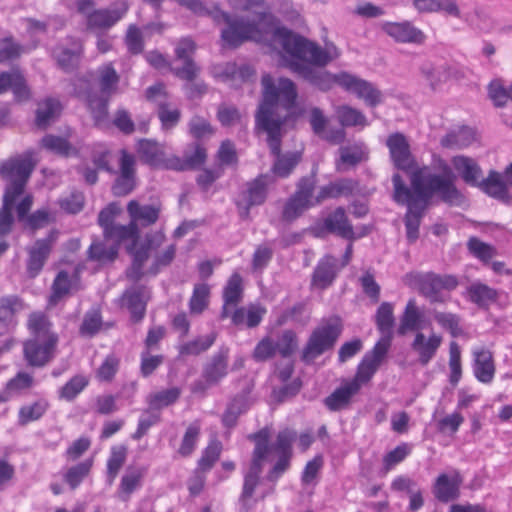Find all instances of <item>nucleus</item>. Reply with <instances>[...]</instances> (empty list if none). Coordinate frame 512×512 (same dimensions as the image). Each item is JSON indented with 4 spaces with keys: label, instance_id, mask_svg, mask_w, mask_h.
Segmentation results:
<instances>
[{
    "label": "nucleus",
    "instance_id": "nucleus-1",
    "mask_svg": "<svg viewBox=\"0 0 512 512\" xmlns=\"http://www.w3.org/2000/svg\"><path fill=\"white\" fill-rule=\"evenodd\" d=\"M386 146L393 166L410 176L411 187H408L399 173L393 174L392 199L398 205L406 206V237L409 243H414L419 238L422 218L434 195L451 206L461 204L463 195L455 185L456 175L448 164L441 166V174L430 173L427 167H417L409 141L403 133L388 135Z\"/></svg>",
    "mask_w": 512,
    "mask_h": 512
},
{
    "label": "nucleus",
    "instance_id": "nucleus-2",
    "mask_svg": "<svg viewBox=\"0 0 512 512\" xmlns=\"http://www.w3.org/2000/svg\"><path fill=\"white\" fill-rule=\"evenodd\" d=\"M274 39L290 56V59H283V66L320 91L326 92L334 84L339 85L340 73L332 74L326 70L317 69L325 67L339 56V51L334 45L322 48L283 27L275 30Z\"/></svg>",
    "mask_w": 512,
    "mask_h": 512
},
{
    "label": "nucleus",
    "instance_id": "nucleus-3",
    "mask_svg": "<svg viewBox=\"0 0 512 512\" xmlns=\"http://www.w3.org/2000/svg\"><path fill=\"white\" fill-rule=\"evenodd\" d=\"M262 99L255 113V128L262 132L283 129L287 117L277 112L278 106L290 111L296 107L298 91L296 84L289 78L275 80L270 74L261 77Z\"/></svg>",
    "mask_w": 512,
    "mask_h": 512
},
{
    "label": "nucleus",
    "instance_id": "nucleus-4",
    "mask_svg": "<svg viewBox=\"0 0 512 512\" xmlns=\"http://www.w3.org/2000/svg\"><path fill=\"white\" fill-rule=\"evenodd\" d=\"M180 5L188 8L198 16H209L216 23H226L227 27L222 30L221 38L225 45L236 48L248 40L258 41L261 33L258 24L246 20L243 17L232 18L227 12L222 11L218 5L212 9L207 8L201 0H176Z\"/></svg>",
    "mask_w": 512,
    "mask_h": 512
},
{
    "label": "nucleus",
    "instance_id": "nucleus-5",
    "mask_svg": "<svg viewBox=\"0 0 512 512\" xmlns=\"http://www.w3.org/2000/svg\"><path fill=\"white\" fill-rule=\"evenodd\" d=\"M31 338L23 344L24 358L29 366L43 367L55 355L58 336L51 330V323L41 313H32L28 319Z\"/></svg>",
    "mask_w": 512,
    "mask_h": 512
},
{
    "label": "nucleus",
    "instance_id": "nucleus-6",
    "mask_svg": "<svg viewBox=\"0 0 512 512\" xmlns=\"http://www.w3.org/2000/svg\"><path fill=\"white\" fill-rule=\"evenodd\" d=\"M270 429L264 427L259 431L248 435V439L253 441L255 446L252 452V459L248 470L243 476L242 491L238 502L244 511H249L252 507L251 498L254 496L256 488L260 484L263 470V461L269 455Z\"/></svg>",
    "mask_w": 512,
    "mask_h": 512
},
{
    "label": "nucleus",
    "instance_id": "nucleus-7",
    "mask_svg": "<svg viewBox=\"0 0 512 512\" xmlns=\"http://www.w3.org/2000/svg\"><path fill=\"white\" fill-rule=\"evenodd\" d=\"M404 282L409 287L417 290V292L425 297L430 303H445L449 296L443 291H453L459 281L452 274H438L429 272H409L404 276Z\"/></svg>",
    "mask_w": 512,
    "mask_h": 512
},
{
    "label": "nucleus",
    "instance_id": "nucleus-8",
    "mask_svg": "<svg viewBox=\"0 0 512 512\" xmlns=\"http://www.w3.org/2000/svg\"><path fill=\"white\" fill-rule=\"evenodd\" d=\"M341 319L337 316L322 320L308 338L301 354L305 364H311L316 358L331 350L342 333Z\"/></svg>",
    "mask_w": 512,
    "mask_h": 512
},
{
    "label": "nucleus",
    "instance_id": "nucleus-9",
    "mask_svg": "<svg viewBox=\"0 0 512 512\" xmlns=\"http://www.w3.org/2000/svg\"><path fill=\"white\" fill-rule=\"evenodd\" d=\"M34 163L29 155L19 156L4 161L0 165V175L9 181L4 195L10 199L18 198L25 189L26 183L34 170Z\"/></svg>",
    "mask_w": 512,
    "mask_h": 512
},
{
    "label": "nucleus",
    "instance_id": "nucleus-10",
    "mask_svg": "<svg viewBox=\"0 0 512 512\" xmlns=\"http://www.w3.org/2000/svg\"><path fill=\"white\" fill-rule=\"evenodd\" d=\"M230 349L221 346L203 365L201 379L194 381L191 392L205 393L209 387L218 385L229 373Z\"/></svg>",
    "mask_w": 512,
    "mask_h": 512
},
{
    "label": "nucleus",
    "instance_id": "nucleus-11",
    "mask_svg": "<svg viewBox=\"0 0 512 512\" xmlns=\"http://www.w3.org/2000/svg\"><path fill=\"white\" fill-rule=\"evenodd\" d=\"M274 183V177L268 173L260 174L253 180L246 182L236 202L240 210V216L247 218L253 206L264 204L268 197L269 187Z\"/></svg>",
    "mask_w": 512,
    "mask_h": 512
},
{
    "label": "nucleus",
    "instance_id": "nucleus-12",
    "mask_svg": "<svg viewBox=\"0 0 512 512\" xmlns=\"http://www.w3.org/2000/svg\"><path fill=\"white\" fill-rule=\"evenodd\" d=\"M267 135V144L271 154L275 157L271 167L272 176L287 178L300 163L302 154L298 151L281 153L283 129H277L273 132H265Z\"/></svg>",
    "mask_w": 512,
    "mask_h": 512
},
{
    "label": "nucleus",
    "instance_id": "nucleus-13",
    "mask_svg": "<svg viewBox=\"0 0 512 512\" xmlns=\"http://www.w3.org/2000/svg\"><path fill=\"white\" fill-rule=\"evenodd\" d=\"M296 439V433L288 428L278 432L273 445L269 444V452L272 450L278 455V459L266 474V480L275 484L279 478L289 470L293 456L292 445Z\"/></svg>",
    "mask_w": 512,
    "mask_h": 512
},
{
    "label": "nucleus",
    "instance_id": "nucleus-14",
    "mask_svg": "<svg viewBox=\"0 0 512 512\" xmlns=\"http://www.w3.org/2000/svg\"><path fill=\"white\" fill-rule=\"evenodd\" d=\"M312 231L317 237L333 234L349 241H353L357 238L353 225L345 209L341 206L327 214L323 219L317 221L312 227Z\"/></svg>",
    "mask_w": 512,
    "mask_h": 512
},
{
    "label": "nucleus",
    "instance_id": "nucleus-15",
    "mask_svg": "<svg viewBox=\"0 0 512 512\" xmlns=\"http://www.w3.org/2000/svg\"><path fill=\"white\" fill-rule=\"evenodd\" d=\"M73 92L75 96L83 99L88 106L95 122L100 124L104 122L108 115V95H98L92 91L90 82L85 77H78L73 81Z\"/></svg>",
    "mask_w": 512,
    "mask_h": 512
},
{
    "label": "nucleus",
    "instance_id": "nucleus-16",
    "mask_svg": "<svg viewBox=\"0 0 512 512\" xmlns=\"http://www.w3.org/2000/svg\"><path fill=\"white\" fill-rule=\"evenodd\" d=\"M389 349L388 338L379 339L374 347L365 353L351 381L356 382L360 387L368 383L379 369Z\"/></svg>",
    "mask_w": 512,
    "mask_h": 512
},
{
    "label": "nucleus",
    "instance_id": "nucleus-17",
    "mask_svg": "<svg viewBox=\"0 0 512 512\" xmlns=\"http://www.w3.org/2000/svg\"><path fill=\"white\" fill-rule=\"evenodd\" d=\"M339 86L345 91L354 93L363 99L370 107H376L382 102V93L371 82L348 72H340Z\"/></svg>",
    "mask_w": 512,
    "mask_h": 512
},
{
    "label": "nucleus",
    "instance_id": "nucleus-18",
    "mask_svg": "<svg viewBox=\"0 0 512 512\" xmlns=\"http://www.w3.org/2000/svg\"><path fill=\"white\" fill-rule=\"evenodd\" d=\"M129 10L126 0H116L109 8L94 9L87 15V29L107 30L121 20Z\"/></svg>",
    "mask_w": 512,
    "mask_h": 512
},
{
    "label": "nucleus",
    "instance_id": "nucleus-19",
    "mask_svg": "<svg viewBox=\"0 0 512 512\" xmlns=\"http://www.w3.org/2000/svg\"><path fill=\"white\" fill-rule=\"evenodd\" d=\"M57 238L58 232L51 230L45 238L37 239L33 246L27 249L26 270L30 277L34 278L41 272Z\"/></svg>",
    "mask_w": 512,
    "mask_h": 512
},
{
    "label": "nucleus",
    "instance_id": "nucleus-20",
    "mask_svg": "<svg viewBox=\"0 0 512 512\" xmlns=\"http://www.w3.org/2000/svg\"><path fill=\"white\" fill-rule=\"evenodd\" d=\"M135 158L126 150H121L119 173L114 180L111 191L114 196L123 197L130 194L136 187Z\"/></svg>",
    "mask_w": 512,
    "mask_h": 512
},
{
    "label": "nucleus",
    "instance_id": "nucleus-21",
    "mask_svg": "<svg viewBox=\"0 0 512 512\" xmlns=\"http://www.w3.org/2000/svg\"><path fill=\"white\" fill-rule=\"evenodd\" d=\"M8 91L12 92L14 100L18 103L27 102L32 98L26 77L19 67L0 72V95Z\"/></svg>",
    "mask_w": 512,
    "mask_h": 512
},
{
    "label": "nucleus",
    "instance_id": "nucleus-22",
    "mask_svg": "<svg viewBox=\"0 0 512 512\" xmlns=\"http://www.w3.org/2000/svg\"><path fill=\"white\" fill-rule=\"evenodd\" d=\"M381 30L396 43L422 45L426 40L425 33L408 20L383 22Z\"/></svg>",
    "mask_w": 512,
    "mask_h": 512
},
{
    "label": "nucleus",
    "instance_id": "nucleus-23",
    "mask_svg": "<svg viewBox=\"0 0 512 512\" xmlns=\"http://www.w3.org/2000/svg\"><path fill=\"white\" fill-rule=\"evenodd\" d=\"M244 285L243 278L238 272H234L227 280L223 291V305L220 311V319L224 320L230 316L231 309L243 300Z\"/></svg>",
    "mask_w": 512,
    "mask_h": 512
},
{
    "label": "nucleus",
    "instance_id": "nucleus-24",
    "mask_svg": "<svg viewBox=\"0 0 512 512\" xmlns=\"http://www.w3.org/2000/svg\"><path fill=\"white\" fill-rule=\"evenodd\" d=\"M147 300L148 291L143 285L132 286L124 291L123 305L130 311L133 322H140L144 318Z\"/></svg>",
    "mask_w": 512,
    "mask_h": 512
},
{
    "label": "nucleus",
    "instance_id": "nucleus-25",
    "mask_svg": "<svg viewBox=\"0 0 512 512\" xmlns=\"http://www.w3.org/2000/svg\"><path fill=\"white\" fill-rule=\"evenodd\" d=\"M442 336L431 333L428 337L422 332H417L411 343L412 350L418 355V362L426 366L435 357L442 343Z\"/></svg>",
    "mask_w": 512,
    "mask_h": 512
},
{
    "label": "nucleus",
    "instance_id": "nucleus-26",
    "mask_svg": "<svg viewBox=\"0 0 512 512\" xmlns=\"http://www.w3.org/2000/svg\"><path fill=\"white\" fill-rule=\"evenodd\" d=\"M338 274L337 259L332 255L321 258L311 277V286L320 290L330 287Z\"/></svg>",
    "mask_w": 512,
    "mask_h": 512
},
{
    "label": "nucleus",
    "instance_id": "nucleus-27",
    "mask_svg": "<svg viewBox=\"0 0 512 512\" xmlns=\"http://www.w3.org/2000/svg\"><path fill=\"white\" fill-rule=\"evenodd\" d=\"M472 368L474 376L479 382L491 383L496 371L491 351L486 348L474 349Z\"/></svg>",
    "mask_w": 512,
    "mask_h": 512
},
{
    "label": "nucleus",
    "instance_id": "nucleus-28",
    "mask_svg": "<svg viewBox=\"0 0 512 512\" xmlns=\"http://www.w3.org/2000/svg\"><path fill=\"white\" fill-rule=\"evenodd\" d=\"M461 483L462 477L458 472L452 476L440 474L435 481L434 496L443 503L455 500L459 497Z\"/></svg>",
    "mask_w": 512,
    "mask_h": 512
},
{
    "label": "nucleus",
    "instance_id": "nucleus-29",
    "mask_svg": "<svg viewBox=\"0 0 512 512\" xmlns=\"http://www.w3.org/2000/svg\"><path fill=\"white\" fill-rule=\"evenodd\" d=\"M478 187L488 196L504 204H510L512 201L507 183L502 180L500 173L495 170H491L488 176L480 181Z\"/></svg>",
    "mask_w": 512,
    "mask_h": 512
},
{
    "label": "nucleus",
    "instance_id": "nucleus-30",
    "mask_svg": "<svg viewBox=\"0 0 512 512\" xmlns=\"http://www.w3.org/2000/svg\"><path fill=\"white\" fill-rule=\"evenodd\" d=\"M23 308L17 296L0 298V336L7 334L16 326L15 314Z\"/></svg>",
    "mask_w": 512,
    "mask_h": 512
},
{
    "label": "nucleus",
    "instance_id": "nucleus-31",
    "mask_svg": "<svg viewBox=\"0 0 512 512\" xmlns=\"http://www.w3.org/2000/svg\"><path fill=\"white\" fill-rule=\"evenodd\" d=\"M72 48L59 46L54 51V57L57 65L64 72H72L78 68L81 56L83 54V47L79 40H72Z\"/></svg>",
    "mask_w": 512,
    "mask_h": 512
},
{
    "label": "nucleus",
    "instance_id": "nucleus-32",
    "mask_svg": "<svg viewBox=\"0 0 512 512\" xmlns=\"http://www.w3.org/2000/svg\"><path fill=\"white\" fill-rule=\"evenodd\" d=\"M146 472L145 467L129 466L126 469L118 487V496L122 501H128L132 493L142 486Z\"/></svg>",
    "mask_w": 512,
    "mask_h": 512
},
{
    "label": "nucleus",
    "instance_id": "nucleus-33",
    "mask_svg": "<svg viewBox=\"0 0 512 512\" xmlns=\"http://www.w3.org/2000/svg\"><path fill=\"white\" fill-rule=\"evenodd\" d=\"M359 391L360 386L356 382L347 381L327 396L324 404L330 411H339L346 407Z\"/></svg>",
    "mask_w": 512,
    "mask_h": 512
},
{
    "label": "nucleus",
    "instance_id": "nucleus-34",
    "mask_svg": "<svg viewBox=\"0 0 512 512\" xmlns=\"http://www.w3.org/2000/svg\"><path fill=\"white\" fill-rule=\"evenodd\" d=\"M423 313L418 308L415 299H410L400 316V323L397 328V334L406 335L410 331L419 332L423 328Z\"/></svg>",
    "mask_w": 512,
    "mask_h": 512
},
{
    "label": "nucleus",
    "instance_id": "nucleus-35",
    "mask_svg": "<svg viewBox=\"0 0 512 512\" xmlns=\"http://www.w3.org/2000/svg\"><path fill=\"white\" fill-rule=\"evenodd\" d=\"M266 309L260 305L251 304L247 308L239 307L230 313V318L235 326L246 325L248 328L257 327L264 315Z\"/></svg>",
    "mask_w": 512,
    "mask_h": 512
},
{
    "label": "nucleus",
    "instance_id": "nucleus-36",
    "mask_svg": "<svg viewBox=\"0 0 512 512\" xmlns=\"http://www.w3.org/2000/svg\"><path fill=\"white\" fill-rule=\"evenodd\" d=\"M452 164L465 183L479 186L482 170L474 159L463 155L455 156L452 159Z\"/></svg>",
    "mask_w": 512,
    "mask_h": 512
},
{
    "label": "nucleus",
    "instance_id": "nucleus-37",
    "mask_svg": "<svg viewBox=\"0 0 512 512\" xmlns=\"http://www.w3.org/2000/svg\"><path fill=\"white\" fill-rule=\"evenodd\" d=\"M375 323L378 331L382 334L380 339H387L389 347L393 338V326L395 323L393 305L389 302H383L378 307L375 314Z\"/></svg>",
    "mask_w": 512,
    "mask_h": 512
},
{
    "label": "nucleus",
    "instance_id": "nucleus-38",
    "mask_svg": "<svg viewBox=\"0 0 512 512\" xmlns=\"http://www.w3.org/2000/svg\"><path fill=\"white\" fill-rule=\"evenodd\" d=\"M127 211L133 222L140 221L143 226H149L157 222L160 207L140 205L136 200H131L127 205Z\"/></svg>",
    "mask_w": 512,
    "mask_h": 512
},
{
    "label": "nucleus",
    "instance_id": "nucleus-39",
    "mask_svg": "<svg viewBox=\"0 0 512 512\" xmlns=\"http://www.w3.org/2000/svg\"><path fill=\"white\" fill-rule=\"evenodd\" d=\"M468 299L480 308H487L498 298L496 289L481 282H475L467 288Z\"/></svg>",
    "mask_w": 512,
    "mask_h": 512
},
{
    "label": "nucleus",
    "instance_id": "nucleus-40",
    "mask_svg": "<svg viewBox=\"0 0 512 512\" xmlns=\"http://www.w3.org/2000/svg\"><path fill=\"white\" fill-rule=\"evenodd\" d=\"M181 395V389L178 387H171L156 393H152L147 397L148 409L144 413L150 411H160L178 401Z\"/></svg>",
    "mask_w": 512,
    "mask_h": 512
},
{
    "label": "nucleus",
    "instance_id": "nucleus-41",
    "mask_svg": "<svg viewBox=\"0 0 512 512\" xmlns=\"http://www.w3.org/2000/svg\"><path fill=\"white\" fill-rule=\"evenodd\" d=\"M413 6L419 13L445 11L449 15L460 16V10L453 0H413Z\"/></svg>",
    "mask_w": 512,
    "mask_h": 512
},
{
    "label": "nucleus",
    "instance_id": "nucleus-42",
    "mask_svg": "<svg viewBox=\"0 0 512 512\" xmlns=\"http://www.w3.org/2000/svg\"><path fill=\"white\" fill-rule=\"evenodd\" d=\"M475 140V131L470 127L463 126L456 131L446 134L441 139V145L445 148L462 149L470 146Z\"/></svg>",
    "mask_w": 512,
    "mask_h": 512
},
{
    "label": "nucleus",
    "instance_id": "nucleus-43",
    "mask_svg": "<svg viewBox=\"0 0 512 512\" xmlns=\"http://www.w3.org/2000/svg\"><path fill=\"white\" fill-rule=\"evenodd\" d=\"M49 407V402L44 398L38 399L31 404L21 406L18 411V424L20 426H26L30 422L39 420L47 412Z\"/></svg>",
    "mask_w": 512,
    "mask_h": 512
},
{
    "label": "nucleus",
    "instance_id": "nucleus-44",
    "mask_svg": "<svg viewBox=\"0 0 512 512\" xmlns=\"http://www.w3.org/2000/svg\"><path fill=\"white\" fill-rule=\"evenodd\" d=\"M335 114L340 125L345 127H365L368 125L366 116L358 109L349 105H340L335 109Z\"/></svg>",
    "mask_w": 512,
    "mask_h": 512
},
{
    "label": "nucleus",
    "instance_id": "nucleus-45",
    "mask_svg": "<svg viewBox=\"0 0 512 512\" xmlns=\"http://www.w3.org/2000/svg\"><path fill=\"white\" fill-rule=\"evenodd\" d=\"M61 104L58 100L47 98L38 105L36 111V125L39 128H46L59 115Z\"/></svg>",
    "mask_w": 512,
    "mask_h": 512
},
{
    "label": "nucleus",
    "instance_id": "nucleus-46",
    "mask_svg": "<svg viewBox=\"0 0 512 512\" xmlns=\"http://www.w3.org/2000/svg\"><path fill=\"white\" fill-rule=\"evenodd\" d=\"M73 280L69 273L65 270H61L57 273L52 286L51 294L49 296V304L56 305L58 302L67 296L73 288Z\"/></svg>",
    "mask_w": 512,
    "mask_h": 512
},
{
    "label": "nucleus",
    "instance_id": "nucleus-47",
    "mask_svg": "<svg viewBox=\"0 0 512 512\" xmlns=\"http://www.w3.org/2000/svg\"><path fill=\"white\" fill-rule=\"evenodd\" d=\"M420 72L432 90H435L448 76L455 74L450 66L436 67L431 63L422 64Z\"/></svg>",
    "mask_w": 512,
    "mask_h": 512
},
{
    "label": "nucleus",
    "instance_id": "nucleus-48",
    "mask_svg": "<svg viewBox=\"0 0 512 512\" xmlns=\"http://www.w3.org/2000/svg\"><path fill=\"white\" fill-rule=\"evenodd\" d=\"M432 316L442 329L449 332L451 337L457 338L464 334V330L460 325L461 317L458 314L433 310Z\"/></svg>",
    "mask_w": 512,
    "mask_h": 512
},
{
    "label": "nucleus",
    "instance_id": "nucleus-49",
    "mask_svg": "<svg viewBox=\"0 0 512 512\" xmlns=\"http://www.w3.org/2000/svg\"><path fill=\"white\" fill-rule=\"evenodd\" d=\"M201 435V424L198 420L192 422L182 437L177 453L181 457H189L195 451L198 440Z\"/></svg>",
    "mask_w": 512,
    "mask_h": 512
},
{
    "label": "nucleus",
    "instance_id": "nucleus-50",
    "mask_svg": "<svg viewBox=\"0 0 512 512\" xmlns=\"http://www.w3.org/2000/svg\"><path fill=\"white\" fill-rule=\"evenodd\" d=\"M118 245L107 246L103 242H93L88 248L87 255L91 261L100 264L113 262L118 256Z\"/></svg>",
    "mask_w": 512,
    "mask_h": 512
},
{
    "label": "nucleus",
    "instance_id": "nucleus-51",
    "mask_svg": "<svg viewBox=\"0 0 512 512\" xmlns=\"http://www.w3.org/2000/svg\"><path fill=\"white\" fill-rule=\"evenodd\" d=\"M127 458V447L124 445L113 446L107 460V480L111 485L116 479Z\"/></svg>",
    "mask_w": 512,
    "mask_h": 512
},
{
    "label": "nucleus",
    "instance_id": "nucleus-52",
    "mask_svg": "<svg viewBox=\"0 0 512 512\" xmlns=\"http://www.w3.org/2000/svg\"><path fill=\"white\" fill-rule=\"evenodd\" d=\"M216 338L217 334L215 332H211L205 336H200L181 345L179 347V353L184 356H197L207 351L215 343Z\"/></svg>",
    "mask_w": 512,
    "mask_h": 512
},
{
    "label": "nucleus",
    "instance_id": "nucleus-53",
    "mask_svg": "<svg viewBox=\"0 0 512 512\" xmlns=\"http://www.w3.org/2000/svg\"><path fill=\"white\" fill-rule=\"evenodd\" d=\"M25 52V46L17 42L12 36L0 39V64L18 60Z\"/></svg>",
    "mask_w": 512,
    "mask_h": 512
},
{
    "label": "nucleus",
    "instance_id": "nucleus-54",
    "mask_svg": "<svg viewBox=\"0 0 512 512\" xmlns=\"http://www.w3.org/2000/svg\"><path fill=\"white\" fill-rule=\"evenodd\" d=\"M93 466V459H86L72 467H70L63 478L72 490H75L82 481L89 475Z\"/></svg>",
    "mask_w": 512,
    "mask_h": 512
},
{
    "label": "nucleus",
    "instance_id": "nucleus-55",
    "mask_svg": "<svg viewBox=\"0 0 512 512\" xmlns=\"http://www.w3.org/2000/svg\"><path fill=\"white\" fill-rule=\"evenodd\" d=\"M138 233L139 230L137 224L131 221L128 225H121L115 223L103 235L105 239L115 241L113 245L119 246L120 243L124 240L136 239L138 237Z\"/></svg>",
    "mask_w": 512,
    "mask_h": 512
},
{
    "label": "nucleus",
    "instance_id": "nucleus-56",
    "mask_svg": "<svg viewBox=\"0 0 512 512\" xmlns=\"http://www.w3.org/2000/svg\"><path fill=\"white\" fill-rule=\"evenodd\" d=\"M316 170H313L310 175L301 177L296 184V191L293 193L297 198L307 202L311 206L317 205L313 193L316 187Z\"/></svg>",
    "mask_w": 512,
    "mask_h": 512
},
{
    "label": "nucleus",
    "instance_id": "nucleus-57",
    "mask_svg": "<svg viewBox=\"0 0 512 512\" xmlns=\"http://www.w3.org/2000/svg\"><path fill=\"white\" fill-rule=\"evenodd\" d=\"M138 152L145 163L156 166L161 163L163 151L160 145L153 140L142 139L138 144Z\"/></svg>",
    "mask_w": 512,
    "mask_h": 512
},
{
    "label": "nucleus",
    "instance_id": "nucleus-58",
    "mask_svg": "<svg viewBox=\"0 0 512 512\" xmlns=\"http://www.w3.org/2000/svg\"><path fill=\"white\" fill-rule=\"evenodd\" d=\"M210 287L206 283L195 284L189 300V309L193 314H201L209 304Z\"/></svg>",
    "mask_w": 512,
    "mask_h": 512
},
{
    "label": "nucleus",
    "instance_id": "nucleus-59",
    "mask_svg": "<svg viewBox=\"0 0 512 512\" xmlns=\"http://www.w3.org/2000/svg\"><path fill=\"white\" fill-rule=\"evenodd\" d=\"M364 159V150L362 144L344 146L340 148V159L336 164L338 171H343V165L356 166Z\"/></svg>",
    "mask_w": 512,
    "mask_h": 512
},
{
    "label": "nucleus",
    "instance_id": "nucleus-60",
    "mask_svg": "<svg viewBox=\"0 0 512 512\" xmlns=\"http://www.w3.org/2000/svg\"><path fill=\"white\" fill-rule=\"evenodd\" d=\"M157 115L165 130L174 128L181 118V111L178 108H172L166 100L158 101Z\"/></svg>",
    "mask_w": 512,
    "mask_h": 512
},
{
    "label": "nucleus",
    "instance_id": "nucleus-61",
    "mask_svg": "<svg viewBox=\"0 0 512 512\" xmlns=\"http://www.w3.org/2000/svg\"><path fill=\"white\" fill-rule=\"evenodd\" d=\"M221 451L222 443L217 439L211 440L202 451V455L198 460V468L203 472L211 470L214 464L219 460Z\"/></svg>",
    "mask_w": 512,
    "mask_h": 512
},
{
    "label": "nucleus",
    "instance_id": "nucleus-62",
    "mask_svg": "<svg viewBox=\"0 0 512 512\" xmlns=\"http://www.w3.org/2000/svg\"><path fill=\"white\" fill-rule=\"evenodd\" d=\"M469 252L481 260L483 263L488 264L490 260L497 254L495 247L485 243L477 237H471L467 242Z\"/></svg>",
    "mask_w": 512,
    "mask_h": 512
},
{
    "label": "nucleus",
    "instance_id": "nucleus-63",
    "mask_svg": "<svg viewBox=\"0 0 512 512\" xmlns=\"http://www.w3.org/2000/svg\"><path fill=\"white\" fill-rule=\"evenodd\" d=\"M164 360L163 354L153 355L152 351L142 350L139 367L141 376L144 378L151 376L164 363Z\"/></svg>",
    "mask_w": 512,
    "mask_h": 512
},
{
    "label": "nucleus",
    "instance_id": "nucleus-64",
    "mask_svg": "<svg viewBox=\"0 0 512 512\" xmlns=\"http://www.w3.org/2000/svg\"><path fill=\"white\" fill-rule=\"evenodd\" d=\"M99 85L102 94L110 96L119 82V75L111 63L99 68Z\"/></svg>",
    "mask_w": 512,
    "mask_h": 512
}]
</instances>
